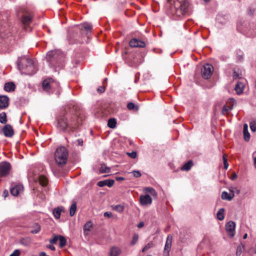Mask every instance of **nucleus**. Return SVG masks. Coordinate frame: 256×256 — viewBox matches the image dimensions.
Listing matches in <instances>:
<instances>
[{
    "instance_id": "nucleus-54",
    "label": "nucleus",
    "mask_w": 256,
    "mask_h": 256,
    "mask_svg": "<svg viewBox=\"0 0 256 256\" xmlns=\"http://www.w3.org/2000/svg\"><path fill=\"white\" fill-rule=\"evenodd\" d=\"M40 227L39 226H38V228L35 230H32V234H37L40 232Z\"/></svg>"
},
{
    "instance_id": "nucleus-55",
    "label": "nucleus",
    "mask_w": 256,
    "mask_h": 256,
    "mask_svg": "<svg viewBox=\"0 0 256 256\" xmlns=\"http://www.w3.org/2000/svg\"><path fill=\"white\" fill-rule=\"evenodd\" d=\"M46 247H47V248H48L52 250H55V247L52 245H47Z\"/></svg>"
},
{
    "instance_id": "nucleus-51",
    "label": "nucleus",
    "mask_w": 256,
    "mask_h": 256,
    "mask_svg": "<svg viewBox=\"0 0 256 256\" xmlns=\"http://www.w3.org/2000/svg\"><path fill=\"white\" fill-rule=\"evenodd\" d=\"M238 177V176L234 172H232V176H230V179L232 180H234L236 179Z\"/></svg>"
},
{
    "instance_id": "nucleus-57",
    "label": "nucleus",
    "mask_w": 256,
    "mask_h": 256,
    "mask_svg": "<svg viewBox=\"0 0 256 256\" xmlns=\"http://www.w3.org/2000/svg\"><path fill=\"white\" fill-rule=\"evenodd\" d=\"M224 169L227 170L228 167V162H224Z\"/></svg>"
},
{
    "instance_id": "nucleus-37",
    "label": "nucleus",
    "mask_w": 256,
    "mask_h": 256,
    "mask_svg": "<svg viewBox=\"0 0 256 256\" xmlns=\"http://www.w3.org/2000/svg\"><path fill=\"white\" fill-rule=\"evenodd\" d=\"M58 240L60 242H59L60 247L63 248L64 246H65V245L66 244V240L64 236H60Z\"/></svg>"
},
{
    "instance_id": "nucleus-29",
    "label": "nucleus",
    "mask_w": 256,
    "mask_h": 256,
    "mask_svg": "<svg viewBox=\"0 0 256 256\" xmlns=\"http://www.w3.org/2000/svg\"><path fill=\"white\" fill-rule=\"evenodd\" d=\"M100 171L101 173H108L110 172V168L108 167L104 164H102L100 165Z\"/></svg>"
},
{
    "instance_id": "nucleus-48",
    "label": "nucleus",
    "mask_w": 256,
    "mask_h": 256,
    "mask_svg": "<svg viewBox=\"0 0 256 256\" xmlns=\"http://www.w3.org/2000/svg\"><path fill=\"white\" fill-rule=\"evenodd\" d=\"M20 254V250H14L12 254H11L10 256H19Z\"/></svg>"
},
{
    "instance_id": "nucleus-10",
    "label": "nucleus",
    "mask_w": 256,
    "mask_h": 256,
    "mask_svg": "<svg viewBox=\"0 0 256 256\" xmlns=\"http://www.w3.org/2000/svg\"><path fill=\"white\" fill-rule=\"evenodd\" d=\"M172 237L170 234L168 236L164 248V256H168L171 250Z\"/></svg>"
},
{
    "instance_id": "nucleus-36",
    "label": "nucleus",
    "mask_w": 256,
    "mask_h": 256,
    "mask_svg": "<svg viewBox=\"0 0 256 256\" xmlns=\"http://www.w3.org/2000/svg\"><path fill=\"white\" fill-rule=\"evenodd\" d=\"M116 122L114 118H110L108 121V126L112 128L116 126Z\"/></svg>"
},
{
    "instance_id": "nucleus-50",
    "label": "nucleus",
    "mask_w": 256,
    "mask_h": 256,
    "mask_svg": "<svg viewBox=\"0 0 256 256\" xmlns=\"http://www.w3.org/2000/svg\"><path fill=\"white\" fill-rule=\"evenodd\" d=\"M227 104H228L229 105H231L232 104L234 106V104H235L236 103V100L234 98H230Z\"/></svg>"
},
{
    "instance_id": "nucleus-42",
    "label": "nucleus",
    "mask_w": 256,
    "mask_h": 256,
    "mask_svg": "<svg viewBox=\"0 0 256 256\" xmlns=\"http://www.w3.org/2000/svg\"><path fill=\"white\" fill-rule=\"evenodd\" d=\"M250 128L252 132L256 131V120L251 122L250 124Z\"/></svg>"
},
{
    "instance_id": "nucleus-21",
    "label": "nucleus",
    "mask_w": 256,
    "mask_h": 256,
    "mask_svg": "<svg viewBox=\"0 0 256 256\" xmlns=\"http://www.w3.org/2000/svg\"><path fill=\"white\" fill-rule=\"evenodd\" d=\"M244 138L246 142H248L250 139V134L248 131V126L246 124H244L243 129Z\"/></svg>"
},
{
    "instance_id": "nucleus-53",
    "label": "nucleus",
    "mask_w": 256,
    "mask_h": 256,
    "mask_svg": "<svg viewBox=\"0 0 256 256\" xmlns=\"http://www.w3.org/2000/svg\"><path fill=\"white\" fill-rule=\"evenodd\" d=\"M97 90H98V92H99L100 93H102L105 90L104 87V86H100V87H99L97 89Z\"/></svg>"
},
{
    "instance_id": "nucleus-4",
    "label": "nucleus",
    "mask_w": 256,
    "mask_h": 256,
    "mask_svg": "<svg viewBox=\"0 0 256 256\" xmlns=\"http://www.w3.org/2000/svg\"><path fill=\"white\" fill-rule=\"evenodd\" d=\"M68 152L64 146H59L56 148L54 154V160L59 166H63L67 162Z\"/></svg>"
},
{
    "instance_id": "nucleus-32",
    "label": "nucleus",
    "mask_w": 256,
    "mask_h": 256,
    "mask_svg": "<svg viewBox=\"0 0 256 256\" xmlns=\"http://www.w3.org/2000/svg\"><path fill=\"white\" fill-rule=\"evenodd\" d=\"M233 105L232 104L231 105H229L226 104L225 106H224L222 110V112L223 114H226L230 110H232L233 108Z\"/></svg>"
},
{
    "instance_id": "nucleus-24",
    "label": "nucleus",
    "mask_w": 256,
    "mask_h": 256,
    "mask_svg": "<svg viewBox=\"0 0 256 256\" xmlns=\"http://www.w3.org/2000/svg\"><path fill=\"white\" fill-rule=\"evenodd\" d=\"M64 208L62 206L56 208L53 210V214L54 218L56 219H58L61 214Z\"/></svg>"
},
{
    "instance_id": "nucleus-63",
    "label": "nucleus",
    "mask_w": 256,
    "mask_h": 256,
    "mask_svg": "<svg viewBox=\"0 0 256 256\" xmlns=\"http://www.w3.org/2000/svg\"><path fill=\"white\" fill-rule=\"evenodd\" d=\"M222 159H223V162H228V161H227V159H226V155H224V156H223Z\"/></svg>"
},
{
    "instance_id": "nucleus-14",
    "label": "nucleus",
    "mask_w": 256,
    "mask_h": 256,
    "mask_svg": "<svg viewBox=\"0 0 256 256\" xmlns=\"http://www.w3.org/2000/svg\"><path fill=\"white\" fill-rule=\"evenodd\" d=\"M140 200L141 204L142 206L150 204L152 203V198L148 194L140 196Z\"/></svg>"
},
{
    "instance_id": "nucleus-13",
    "label": "nucleus",
    "mask_w": 256,
    "mask_h": 256,
    "mask_svg": "<svg viewBox=\"0 0 256 256\" xmlns=\"http://www.w3.org/2000/svg\"><path fill=\"white\" fill-rule=\"evenodd\" d=\"M129 44L132 48H144L146 46V44L144 42L137 38L132 39Z\"/></svg>"
},
{
    "instance_id": "nucleus-45",
    "label": "nucleus",
    "mask_w": 256,
    "mask_h": 256,
    "mask_svg": "<svg viewBox=\"0 0 256 256\" xmlns=\"http://www.w3.org/2000/svg\"><path fill=\"white\" fill-rule=\"evenodd\" d=\"M126 154L128 156L132 158H135L137 156V153L135 151H133L132 152H127Z\"/></svg>"
},
{
    "instance_id": "nucleus-16",
    "label": "nucleus",
    "mask_w": 256,
    "mask_h": 256,
    "mask_svg": "<svg viewBox=\"0 0 256 256\" xmlns=\"http://www.w3.org/2000/svg\"><path fill=\"white\" fill-rule=\"evenodd\" d=\"M9 98L4 95L0 96V110H3L8 106Z\"/></svg>"
},
{
    "instance_id": "nucleus-6",
    "label": "nucleus",
    "mask_w": 256,
    "mask_h": 256,
    "mask_svg": "<svg viewBox=\"0 0 256 256\" xmlns=\"http://www.w3.org/2000/svg\"><path fill=\"white\" fill-rule=\"evenodd\" d=\"M28 177L30 182H38L42 186H46L48 183V179L45 176L34 174L31 170L28 172Z\"/></svg>"
},
{
    "instance_id": "nucleus-39",
    "label": "nucleus",
    "mask_w": 256,
    "mask_h": 256,
    "mask_svg": "<svg viewBox=\"0 0 256 256\" xmlns=\"http://www.w3.org/2000/svg\"><path fill=\"white\" fill-rule=\"evenodd\" d=\"M127 108L130 110H138V108L132 102H129L127 104Z\"/></svg>"
},
{
    "instance_id": "nucleus-40",
    "label": "nucleus",
    "mask_w": 256,
    "mask_h": 256,
    "mask_svg": "<svg viewBox=\"0 0 256 256\" xmlns=\"http://www.w3.org/2000/svg\"><path fill=\"white\" fill-rule=\"evenodd\" d=\"M139 238L138 234H135L133 236L132 239L131 241L130 244L132 246L134 245L136 242H138Z\"/></svg>"
},
{
    "instance_id": "nucleus-33",
    "label": "nucleus",
    "mask_w": 256,
    "mask_h": 256,
    "mask_svg": "<svg viewBox=\"0 0 256 256\" xmlns=\"http://www.w3.org/2000/svg\"><path fill=\"white\" fill-rule=\"evenodd\" d=\"M233 105L232 104L231 105H229L226 104L225 106H224L222 110V112L223 114H226L230 110H232L233 108Z\"/></svg>"
},
{
    "instance_id": "nucleus-27",
    "label": "nucleus",
    "mask_w": 256,
    "mask_h": 256,
    "mask_svg": "<svg viewBox=\"0 0 256 256\" xmlns=\"http://www.w3.org/2000/svg\"><path fill=\"white\" fill-rule=\"evenodd\" d=\"M192 166V161L189 160L181 168V170L182 171H188L190 170Z\"/></svg>"
},
{
    "instance_id": "nucleus-52",
    "label": "nucleus",
    "mask_w": 256,
    "mask_h": 256,
    "mask_svg": "<svg viewBox=\"0 0 256 256\" xmlns=\"http://www.w3.org/2000/svg\"><path fill=\"white\" fill-rule=\"evenodd\" d=\"M104 216L105 217L110 218L112 216V213L110 212H106L104 213Z\"/></svg>"
},
{
    "instance_id": "nucleus-26",
    "label": "nucleus",
    "mask_w": 256,
    "mask_h": 256,
    "mask_svg": "<svg viewBox=\"0 0 256 256\" xmlns=\"http://www.w3.org/2000/svg\"><path fill=\"white\" fill-rule=\"evenodd\" d=\"M121 252L120 249L118 247H112L110 249V256H118Z\"/></svg>"
},
{
    "instance_id": "nucleus-5",
    "label": "nucleus",
    "mask_w": 256,
    "mask_h": 256,
    "mask_svg": "<svg viewBox=\"0 0 256 256\" xmlns=\"http://www.w3.org/2000/svg\"><path fill=\"white\" fill-rule=\"evenodd\" d=\"M42 88L44 91L48 93L58 92L60 86L57 81L52 78H48L43 81Z\"/></svg>"
},
{
    "instance_id": "nucleus-3",
    "label": "nucleus",
    "mask_w": 256,
    "mask_h": 256,
    "mask_svg": "<svg viewBox=\"0 0 256 256\" xmlns=\"http://www.w3.org/2000/svg\"><path fill=\"white\" fill-rule=\"evenodd\" d=\"M80 122L81 119L76 116H74L68 122L67 121V118L64 116L58 120V126L62 130L69 128L70 131H73L78 126Z\"/></svg>"
},
{
    "instance_id": "nucleus-59",
    "label": "nucleus",
    "mask_w": 256,
    "mask_h": 256,
    "mask_svg": "<svg viewBox=\"0 0 256 256\" xmlns=\"http://www.w3.org/2000/svg\"><path fill=\"white\" fill-rule=\"evenodd\" d=\"M144 226V222H142L138 224V227L140 228H142V227H143Z\"/></svg>"
},
{
    "instance_id": "nucleus-58",
    "label": "nucleus",
    "mask_w": 256,
    "mask_h": 256,
    "mask_svg": "<svg viewBox=\"0 0 256 256\" xmlns=\"http://www.w3.org/2000/svg\"><path fill=\"white\" fill-rule=\"evenodd\" d=\"M116 180L117 181H120V180H125V178L124 177L120 176V177H116Z\"/></svg>"
},
{
    "instance_id": "nucleus-18",
    "label": "nucleus",
    "mask_w": 256,
    "mask_h": 256,
    "mask_svg": "<svg viewBox=\"0 0 256 256\" xmlns=\"http://www.w3.org/2000/svg\"><path fill=\"white\" fill-rule=\"evenodd\" d=\"M114 181L112 180H106L98 182L97 185L100 187L107 186L108 187L110 188L114 185Z\"/></svg>"
},
{
    "instance_id": "nucleus-43",
    "label": "nucleus",
    "mask_w": 256,
    "mask_h": 256,
    "mask_svg": "<svg viewBox=\"0 0 256 256\" xmlns=\"http://www.w3.org/2000/svg\"><path fill=\"white\" fill-rule=\"evenodd\" d=\"M153 246V243L152 242H148L147 244L142 248V252H145L148 250H149L150 248H152Z\"/></svg>"
},
{
    "instance_id": "nucleus-7",
    "label": "nucleus",
    "mask_w": 256,
    "mask_h": 256,
    "mask_svg": "<svg viewBox=\"0 0 256 256\" xmlns=\"http://www.w3.org/2000/svg\"><path fill=\"white\" fill-rule=\"evenodd\" d=\"M11 168L10 162H0V177L7 176L10 174Z\"/></svg>"
},
{
    "instance_id": "nucleus-1",
    "label": "nucleus",
    "mask_w": 256,
    "mask_h": 256,
    "mask_svg": "<svg viewBox=\"0 0 256 256\" xmlns=\"http://www.w3.org/2000/svg\"><path fill=\"white\" fill-rule=\"evenodd\" d=\"M17 64L18 69L21 70L22 74L31 76L37 71L36 66L30 58H19Z\"/></svg>"
},
{
    "instance_id": "nucleus-22",
    "label": "nucleus",
    "mask_w": 256,
    "mask_h": 256,
    "mask_svg": "<svg viewBox=\"0 0 256 256\" xmlns=\"http://www.w3.org/2000/svg\"><path fill=\"white\" fill-rule=\"evenodd\" d=\"M234 196V194H228L226 192H223L222 194V200H231Z\"/></svg>"
},
{
    "instance_id": "nucleus-46",
    "label": "nucleus",
    "mask_w": 256,
    "mask_h": 256,
    "mask_svg": "<svg viewBox=\"0 0 256 256\" xmlns=\"http://www.w3.org/2000/svg\"><path fill=\"white\" fill-rule=\"evenodd\" d=\"M133 174V176L135 178H140L142 174L138 170H133L131 172Z\"/></svg>"
},
{
    "instance_id": "nucleus-44",
    "label": "nucleus",
    "mask_w": 256,
    "mask_h": 256,
    "mask_svg": "<svg viewBox=\"0 0 256 256\" xmlns=\"http://www.w3.org/2000/svg\"><path fill=\"white\" fill-rule=\"evenodd\" d=\"M59 236L58 235L54 236L52 238L49 240L51 244H56L58 240Z\"/></svg>"
},
{
    "instance_id": "nucleus-19",
    "label": "nucleus",
    "mask_w": 256,
    "mask_h": 256,
    "mask_svg": "<svg viewBox=\"0 0 256 256\" xmlns=\"http://www.w3.org/2000/svg\"><path fill=\"white\" fill-rule=\"evenodd\" d=\"M92 228V224L90 221H88L84 226V236H87L89 234Z\"/></svg>"
},
{
    "instance_id": "nucleus-2",
    "label": "nucleus",
    "mask_w": 256,
    "mask_h": 256,
    "mask_svg": "<svg viewBox=\"0 0 256 256\" xmlns=\"http://www.w3.org/2000/svg\"><path fill=\"white\" fill-rule=\"evenodd\" d=\"M46 58L52 66L60 67L63 66L64 55L60 50H52L48 52Z\"/></svg>"
},
{
    "instance_id": "nucleus-35",
    "label": "nucleus",
    "mask_w": 256,
    "mask_h": 256,
    "mask_svg": "<svg viewBox=\"0 0 256 256\" xmlns=\"http://www.w3.org/2000/svg\"><path fill=\"white\" fill-rule=\"evenodd\" d=\"M124 206L121 204L112 206V209L118 212H122L124 211Z\"/></svg>"
},
{
    "instance_id": "nucleus-17",
    "label": "nucleus",
    "mask_w": 256,
    "mask_h": 256,
    "mask_svg": "<svg viewBox=\"0 0 256 256\" xmlns=\"http://www.w3.org/2000/svg\"><path fill=\"white\" fill-rule=\"evenodd\" d=\"M2 130L4 136H6L11 137L14 134L13 128L10 124L5 125Z\"/></svg>"
},
{
    "instance_id": "nucleus-9",
    "label": "nucleus",
    "mask_w": 256,
    "mask_h": 256,
    "mask_svg": "<svg viewBox=\"0 0 256 256\" xmlns=\"http://www.w3.org/2000/svg\"><path fill=\"white\" fill-rule=\"evenodd\" d=\"M225 227L228 236L232 238L235 234L236 223L233 221H230L226 224Z\"/></svg>"
},
{
    "instance_id": "nucleus-41",
    "label": "nucleus",
    "mask_w": 256,
    "mask_h": 256,
    "mask_svg": "<svg viewBox=\"0 0 256 256\" xmlns=\"http://www.w3.org/2000/svg\"><path fill=\"white\" fill-rule=\"evenodd\" d=\"M244 246L242 245H239L236 248V256H240L242 254Z\"/></svg>"
},
{
    "instance_id": "nucleus-25",
    "label": "nucleus",
    "mask_w": 256,
    "mask_h": 256,
    "mask_svg": "<svg viewBox=\"0 0 256 256\" xmlns=\"http://www.w3.org/2000/svg\"><path fill=\"white\" fill-rule=\"evenodd\" d=\"M92 28V26L91 24L87 22L84 23L78 26V29L82 30L84 29L87 32H90Z\"/></svg>"
},
{
    "instance_id": "nucleus-47",
    "label": "nucleus",
    "mask_w": 256,
    "mask_h": 256,
    "mask_svg": "<svg viewBox=\"0 0 256 256\" xmlns=\"http://www.w3.org/2000/svg\"><path fill=\"white\" fill-rule=\"evenodd\" d=\"M237 57L238 60H242L243 59V52L240 50H238L236 52Z\"/></svg>"
},
{
    "instance_id": "nucleus-30",
    "label": "nucleus",
    "mask_w": 256,
    "mask_h": 256,
    "mask_svg": "<svg viewBox=\"0 0 256 256\" xmlns=\"http://www.w3.org/2000/svg\"><path fill=\"white\" fill-rule=\"evenodd\" d=\"M144 191L146 193H149L152 196H153L154 197H156L157 196V193H156V191L152 188H150V187L146 188L144 189Z\"/></svg>"
},
{
    "instance_id": "nucleus-31",
    "label": "nucleus",
    "mask_w": 256,
    "mask_h": 256,
    "mask_svg": "<svg viewBox=\"0 0 256 256\" xmlns=\"http://www.w3.org/2000/svg\"><path fill=\"white\" fill-rule=\"evenodd\" d=\"M224 208H220L216 214L217 218L220 220H222L224 219Z\"/></svg>"
},
{
    "instance_id": "nucleus-20",
    "label": "nucleus",
    "mask_w": 256,
    "mask_h": 256,
    "mask_svg": "<svg viewBox=\"0 0 256 256\" xmlns=\"http://www.w3.org/2000/svg\"><path fill=\"white\" fill-rule=\"evenodd\" d=\"M244 88V84L240 82H238L235 86L234 90L238 94H240L243 92Z\"/></svg>"
},
{
    "instance_id": "nucleus-12",
    "label": "nucleus",
    "mask_w": 256,
    "mask_h": 256,
    "mask_svg": "<svg viewBox=\"0 0 256 256\" xmlns=\"http://www.w3.org/2000/svg\"><path fill=\"white\" fill-rule=\"evenodd\" d=\"M238 29L241 32L244 34L248 36H254L256 35V31L254 30H252L249 28L248 26L244 27L241 28L239 26H238Z\"/></svg>"
},
{
    "instance_id": "nucleus-8",
    "label": "nucleus",
    "mask_w": 256,
    "mask_h": 256,
    "mask_svg": "<svg viewBox=\"0 0 256 256\" xmlns=\"http://www.w3.org/2000/svg\"><path fill=\"white\" fill-rule=\"evenodd\" d=\"M214 71V68L212 65L206 64L203 66L202 68V76L205 79L209 78L212 76Z\"/></svg>"
},
{
    "instance_id": "nucleus-11",
    "label": "nucleus",
    "mask_w": 256,
    "mask_h": 256,
    "mask_svg": "<svg viewBox=\"0 0 256 256\" xmlns=\"http://www.w3.org/2000/svg\"><path fill=\"white\" fill-rule=\"evenodd\" d=\"M24 190V187L22 184H18L12 186L10 188V192L14 196H18Z\"/></svg>"
},
{
    "instance_id": "nucleus-28",
    "label": "nucleus",
    "mask_w": 256,
    "mask_h": 256,
    "mask_svg": "<svg viewBox=\"0 0 256 256\" xmlns=\"http://www.w3.org/2000/svg\"><path fill=\"white\" fill-rule=\"evenodd\" d=\"M20 242L22 245L28 246L31 244V239L28 237H26L20 239Z\"/></svg>"
},
{
    "instance_id": "nucleus-62",
    "label": "nucleus",
    "mask_w": 256,
    "mask_h": 256,
    "mask_svg": "<svg viewBox=\"0 0 256 256\" xmlns=\"http://www.w3.org/2000/svg\"><path fill=\"white\" fill-rule=\"evenodd\" d=\"M234 189L236 190L235 192L236 193V194H238L240 193V190L236 187L234 188Z\"/></svg>"
},
{
    "instance_id": "nucleus-34",
    "label": "nucleus",
    "mask_w": 256,
    "mask_h": 256,
    "mask_svg": "<svg viewBox=\"0 0 256 256\" xmlns=\"http://www.w3.org/2000/svg\"><path fill=\"white\" fill-rule=\"evenodd\" d=\"M76 210V202H73L71 205L70 210V214L71 216L74 215Z\"/></svg>"
},
{
    "instance_id": "nucleus-15",
    "label": "nucleus",
    "mask_w": 256,
    "mask_h": 256,
    "mask_svg": "<svg viewBox=\"0 0 256 256\" xmlns=\"http://www.w3.org/2000/svg\"><path fill=\"white\" fill-rule=\"evenodd\" d=\"M32 16L30 13L24 14L22 18V24L25 26H28L30 24L32 20Z\"/></svg>"
},
{
    "instance_id": "nucleus-60",
    "label": "nucleus",
    "mask_w": 256,
    "mask_h": 256,
    "mask_svg": "<svg viewBox=\"0 0 256 256\" xmlns=\"http://www.w3.org/2000/svg\"><path fill=\"white\" fill-rule=\"evenodd\" d=\"M8 190H6L4 192V193H3V196L4 197V198H6L8 195Z\"/></svg>"
},
{
    "instance_id": "nucleus-49",
    "label": "nucleus",
    "mask_w": 256,
    "mask_h": 256,
    "mask_svg": "<svg viewBox=\"0 0 256 256\" xmlns=\"http://www.w3.org/2000/svg\"><path fill=\"white\" fill-rule=\"evenodd\" d=\"M76 37H77V36H74V38L73 39V38H71V36H70V37H69V41H70V44H74V43H76V42H76V39H75V38H76Z\"/></svg>"
},
{
    "instance_id": "nucleus-23",
    "label": "nucleus",
    "mask_w": 256,
    "mask_h": 256,
    "mask_svg": "<svg viewBox=\"0 0 256 256\" xmlns=\"http://www.w3.org/2000/svg\"><path fill=\"white\" fill-rule=\"evenodd\" d=\"M16 86L12 82L6 83L4 86V90L6 92H12L14 91L15 89Z\"/></svg>"
},
{
    "instance_id": "nucleus-61",
    "label": "nucleus",
    "mask_w": 256,
    "mask_h": 256,
    "mask_svg": "<svg viewBox=\"0 0 256 256\" xmlns=\"http://www.w3.org/2000/svg\"><path fill=\"white\" fill-rule=\"evenodd\" d=\"M83 141L82 139L77 140V144H82Z\"/></svg>"
},
{
    "instance_id": "nucleus-38",
    "label": "nucleus",
    "mask_w": 256,
    "mask_h": 256,
    "mask_svg": "<svg viewBox=\"0 0 256 256\" xmlns=\"http://www.w3.org/2000/svg\"><path fill=\"white\" fill-rule=\"evenodd\" d=\"M6 122L7 118L6 112H2L0 113V122L2 124H6Z\"/></svg>"
},
{
    "instance_id": "nucleus-56",
    "label": "nucleus",
    "mask_w": 256,
    "mask_h": 256,
    "mask_svg": "<svg viewBox=\"0 0 256 256\" xmlns=\"http://www.w3.org/2000/svg\"><path fill=\"white\" fill-rule=\"evenodd\" d=\"M229 190L230 192V194H234V192L236 191L234 188L231 187V188H229Z\"/></svg>"
},
{
    "instance_id": "nucleus-64",
    "label": "nucleus",
    "mask_w": 256,
    "mask_h": 256,
    "mask_svg": "<svg viewBox=\"0 0 256 256\" xmlns=\"http://www.w3.org/2000/svg\"><path fill=\"white\" fill-rule=\"evenodd\" d=\"M254 165L256 168V157H254Z\"/></svg>"
}]
</instances>
